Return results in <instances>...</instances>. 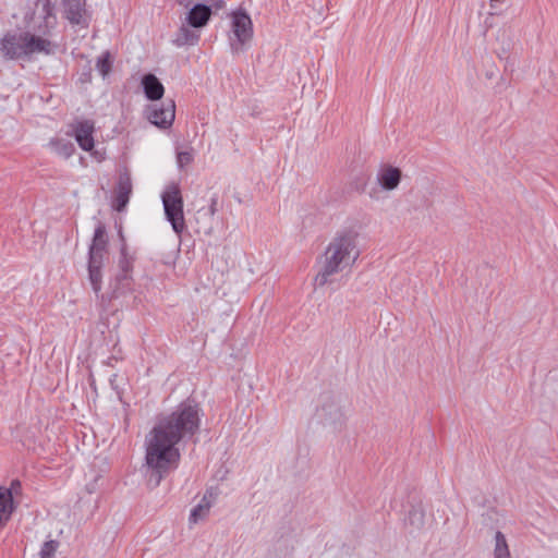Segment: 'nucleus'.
Here are the masks:
<instances>
[{"label":"nucleus","mask_w":558,"mask_h":558,"mask_svg":"<svg viewBox=\"0 0 558 558\" xmlns=\"http://www.w3.org/2000/svg\"><path fill=\"white\" fill-rule=\"evenodd\" d=\"M202 409L191 398L180 402L175 409L157 418L145 438V464L148 483L157 487L180 463V442H189L199 433Z\"/></svg>","instance_id":"nucleus-1"},{"label":"nucleus","mask_w":558,"mask_h":558,"mask_svg":"<svg viewBox=\"0 0 558 558\" xmlns=\"http://www.w3.org/2000/svg\"><path fill=\"white\" fill-rule=\"evenodd\" d=\"M109 239L106 226L98 221L87 252L88 280L93 291L98 294L102 288V267L108 254Z\"/></svg>","instance_id":"nucleus-2"},{"label":"nucleus","mask_w":558,"mask_h":558,"mask_svg":"<svg viewBox=\"0 0 558 558\" xmlns=\"http://www.w3.org/2000/svg\"><path fill=\"white\" fill-rule=\"evenodd\" d=\"M347 255H349V235L343 233L327 246L324 265L314 279L315 284L323 287L331 282V276L340 270V265Z\"/></svg>","instance_id":"nucleus-3"},{"label":"nucleus","mask_w":558,"mask_h":558,"mask_svg":"<svg viewBox=\"0 0 558 558\" xmlns=\"http://www.w3.org/2000/svg\"><path fill=\"white\" fill-rule=\"evenodd\" d=\"M254 29L250 14L239 9L231 13V31L228 35L230 51L233 56H239L246 50L253 39Z\"/></svg>","instance_id":"nucleus-4"},{"label":"nucleus","mask_w":558,"mask_h":558,"mask_svg":"<svg viewBox=\"0 0 558 558\" xmlns=\"http://www.w3.org/2000/svg\"><path fill=\"white\" fill-rule=\"evenodd\" d=\"M163 211L173 231L180 235L186 228L183 213V197L179 184H169L161 194Z\"/></svg>","instance_id":"nucleus-5"},{"label":"nucleus","mask_w":558,"mask_h":558,"mask_svg":"<svg viewBox=\"0 0 558 558\" xmlns=\"http://www.w3.org/2000/svg\"><path fill=\"white\" fill-rule=\"evenodd\" d=\"M146 118L159 129L172 126L175 118V102L173 99H166L159 105H150L145 109Z\"/></svg>","instance_id":"nucleus-6"},{"label":"nucleus","mask_w":558,"mask_h":558,"mask_svg":"<svg viewBox=\"0 0 558 558\" xmlns=\"http://www.w3.org/2000/svg\"><path fill=\"white\" fill-rule=\"evenodd\" d=\"M25 33H7L0 40V52L5 59L14 60L25 56Z\"/></svg>","instance_id":"nucleus-7"},{"label":"nucleus","mask_w":558,"mask_h":558,"mask_svg":"<svg viewBox=\"0 0 558 558\" xmlns=\"http://www.w3.org/2000/svg\"><path fill=\"white\" fill-rule=\"evenodd\" d=\"M72 129V134L78 146L85 151H90L95 146L94 123L89 120H82L74 123Z\"/></svg>","instance_id":"nucleus-8"},{"label":"nucleus","mask_w":558,"mask_h":558,"mask_svg":"<svg viewBox=\"0 0 558 558\" xmlns=\"http://www.w3.org/2000/svg\"><path fill=\"white\" fill-rule=\"evenodd\" d=\"M132 194V181L130 174L125 171L119 174L118 182L114 189L113 208L117 211H122L130 202Z\"/></svg>","instance_id":"nucleus-9"},{"label":"nucleus","mask_w":558,"mask_h":558,"mask_svg":"<svg viewBox=\"0 0 558 558\" xmlns=\"http://www.w3.org/2000/svg\"><path fill=\"white\" fill-rule=\"evenodd\" d=\"M217 497V488H207L201 501L191 510L189 521L191 523H197L199 520L204 519L208 514L213 506V502L216 500Z\"/></svg>","instance_id":"nucleus-10"},{"label":"nucleus","mask_w":558,"mask_h":558,"mask_svg":"<svg viewBox=\"0 0 558 558\" xmlns=\"http://www.w3.org/2000/svg\"><path fill=\"white\" fill-rule=\"evenodd\" d=\"M213 9L205 3L194 4L186 14V23L193 28L206 26L211 17Z\"/></svg>","instance_id":"nucleus-11"},{"label":"nucleus","mask_w":558,"mask_h":558,"mask_svg":"<svg viewBox=\"0 0 558 558\" xmlns=\"http://www.w3.org/2000/svg\"><path fill=\"white\" fill-rule=\"evenodd\" d=\"M141 85L143 87L145 97L149 100H160L165 94V87L162 83L153 73L143 75Z\"/></svg>","instance_id":"nucleus-12"},{"label":"nucleus","mask_w":558,"mask_h":558,"mask_svg":"<svg viewBox=\"0 0 558 558\" xmlns=\"http://www.w3.org/2000/svg\"><path fill=\"white\" fill-rule=\"evenodd\" d=\"M402 172L399 168L386 166L380 169L377 174L379 185L386 191H392L398 187L401 182Z\"/></svg>","instance_id":"nucleus-13"},{"label":"nucleus","mask_w":558,"mask_h":558,"mask_svg":"<svg viewBox=\"0 0 558 558\" xmlns=\"http://www.w3.org/2000/svg\"><path fill=\"white\" fill-rule=\"evenodd\" d=\"M133 263L134 257L130 255L128 247L124 245L120 246V257L118 262L119 274L116 279L120 284H123V281L130 280L131 274L133 271Z\"/></svg>","instance_id":"nucleus-14"},{"label":"nucleus","mask_w":558,"mask_h":558,"mask_svg":"<svg viewBox=\"0 0 558 558\" xmlns=\"http://www.w3.org/2000/svg\"><path fill=\"white\" fill-rule=\"evenodd\" d=\"M65 17L71 24L78 25L85 13V0H62Z\"/></svg>","instance_id":"nucleus-15"},{"label":"nucleus","mask_w":558,"mask_h":558,"mask_svg":"<svg viewBox=\"0 0 558 558\" xmlns=\"http://www.w3.org/2000/svg\"><path fill=\"white\" fill-rule=\"evenodd\" d=\"M16 506L11 500L9 490L4 486H0V529L4 527L10 521Z\"/></svg>","instance_id":"nucleus-16"},{"label":"nucleus","mask_w":558,"mask_h":558,"mask_svg":"<svg viewBox=\"0 0 558 558\" xmlns=\"http://www.w3.org/2000/svg\"><path fill=\"white\" fill-rule=\"evenodd\" d=\"M25 56L32 54L34 52H46L50 51V41L28 33H25Z\"/></svg>","instance_id":"nucleus-17"},{"label":"nucleus","mask_w":558,"mask_h":558,"mask_svg":"<svg viewBox=\"0 0 558 558\" xmlns=\"http://www.w3.org/2000/svg\"><path fill=\"white\" fill-rule=\"evenodd\" d=\"M48 146L54 154L64 159L70 158L75 151L74 144L65 138L53 137L49 141Z\"/></svg>","instance_id":"nucleus-18"},{"label":"nucleus","mask_w":558,"mask_h":558,"mask_svg":"<svg viewBox=\"0 0 558 558\" xmlns=\"http://www.w3.org/2000/svg\"><path fill=\"white\" fill-rule=\"evenodd\" d=\"M198 41L199 35L184 25L179 28L175 38L172 40L177 47L195 46Z\"/></svg>","instance_id":"nucleus-19"},{"label":"nucleus","mask_w":558,"mask_h":558,"mask_svg":"<svg viewBox=\"0 0 558 558\" xmlns=\"http://www.w3.org/2000/svg\"><path fill=\"white\" fill-rule=\"evenodd\" d=\"M493 556L494 558H512L506 536L500 531H497L495 534V546Z\"/></svg>","instance_id":"nucleus-20"},{"label":"nucleus","mask_w":558,"mask_h":558,"mask_svg":"<svg viewBox=\"0 0 558 558\" xmlns=\"http://www.w3.org/2000/svg\"><path fill=\"white\" fill-rule=\"evenodd\" d=\"M36 7L40 8V14L47 25L50 23V19H56V4L52 0H36Z\"/></svg>","instance_id":"nucleus-21"},{"label":"nucleus","mask_w":558,"mask_h":558,"mask_svg":"<svg viewBox=\"0 0 558 558\" xmlns=\"http://www.w3.org/2000/svg\"><path fill=\"white\" fill-rule=\"evenodd\" d=\"M112 66L111 56L109 51L102 52L98 58L96 62V70L99 72V74L102 77H106Z\"/></svg>","instance_id":"nucleus-22"},{"label":"nucleus","mask_w":558,"mask_h":558,"mask_svg":"<svg viewBox=\"0 0 558 558\" xmlns=\"http://www.w3.org/2000/svg\"><path fill=\"white\" fill-rule=\"evenodd\" d=\"M60 546L59 541L48 539L46 541L39 550V558H56V553Z\"/></svg>","instance_id":"nucleus-23"},{"label":"nucleus","mask_w":558,"mask_h":558,"mask_svg":"<svg viewBox=\"0 0 558 558\" xmlns=\"http://www.w3.org/2000/svg\"><path fill=\"white\" fill-rule=\"evenodd\" d=\"M424 511L420 508H412L407 517V522L415 529H421L424 524Z\"/></svg>","instance_id":"nucleus-24"},{"label":"nucleus","mask_w":558,"mask_h":558,"mask_svg":"<svg viewBox=\"0 0 558 558\" xmlns=\"http://www.w3.org/2000/svg\"><path fill=\"white\" fill-rule=\"evenodd\" d=\"M218 201H219L218 194L217 193L213 194L209 199L208 207L206 209L205 208L199 209L198 214L204 213V215H207L210 218H213L218 211Z\"/></svg>","instance_id":"nucleus-25"},{"label":"nucleus","mask_w":558,"mask_h":558,"mask_svg":"<svg viewBox=\"0 0 558 558\" xmlns=\"http://www.w3.org/2000/svg\"><path fill=\"white\" fill-rule=\"evenodd\" d=\"M193 154L191 151H179L177 155V162L179 168H183L193 161Z\"/></svg>","instance_id":"nucleus-26"},{"label":"nucleus","mask_w":558,"mask_h":558,"mask_svg":"<svg viewBox=\"0 0 558 558\" xmlns=\"http://www.w3.org/2000/svg\"><path fill=\"white\" fill-rule=\"evenodd\" d=\"M322 411L325 413V414H328L330 420L332 422H335L338 417V412H339V409L337 407V404L335 402H331L330 404H324L322 407Z\"/></svg>","instance_id":"nucleus-27"},{"label":"nucleus","mask_w":558,"mask_h":558,"mask_svg":"<svg viewBox=\"0 0 558 558\" xmlns=\"http://www.w3.org/2000/svg\"><path fill=\"white\" fill-rule=\"evenodd\" d=\"M5 490H9L10 498L13 500L14 496L21 495L22 493V484L20 480H13L10 483L9 487H4Z\"/></svg>","instance_id":"nucleus-28"},{"label":"nucleus","mask_w":558,"mask_h":558,"mask_svg":"<svg viewBox=\"0 0 558 558\" xmlns=\"http://www.w3.org/2000/svg\"><path fill=\"white\" fill-rule=\"evenodd\" d=\"M507 0H489L490 7L494 10L492 14H496L497 11L500 9L501 5L506 3Z\"/></svg>","instance_id":"nucleus-29"},{"label":"nucleus","mask_w":558,"mask_h":558,"mask_svg":"<svg viewBox=\"0 0 558 558\" xmlns=\"http://www.w3.org/2000/svg\"><path fill=\"white\" fill-rule=\"evenodd\" d=\"M118 235H119V240H120V246L124 245L125 247H128L126 240H125V236L123 234L122 228H120L118 230Z\"/></svg>","instance_id":"nucleus-30"},{"label":"nucleus","mask_w":558,"mask_h":558,"mask_svg":"<svg viewBox=\"0 0 558 558\" xmlns=\"http://www.w3.org/2000/svg\"><path fill=\"white\" fill-rule=\"evenodd\" d=\"M225 4L223 0H219V2L217 3V7L220 8Z\"/></svg>","instance_id":"nucleus-31"}]
</instances>
